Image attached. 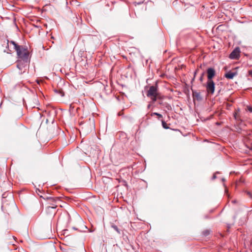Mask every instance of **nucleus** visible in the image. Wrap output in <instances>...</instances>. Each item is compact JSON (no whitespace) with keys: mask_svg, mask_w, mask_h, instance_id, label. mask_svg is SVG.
Here are the masks:
<instances>
[{"mask_svg":"<svg viewBox=\"0 0 252 252\" xmlns=\"http://www.w3.org/2000/svg\"><path fill=\"white\" fill-rule=\"evenodd\" d=\"M7 46L8 49L7 51V53H10L12 51L11 49H9L10 47L11 49L15 50L17 52L18 56L23 59V60H27L29 56V52L28 49L23 46L17 45L14 41H7Z\"/></svg>","mask_w":252,"mask_h":252,"instance_id":"f257e3e1","label":"nucleus"},{"mask_svg":"<svg viewBox=\"0 0 252 252\" xmlns=\"http://www.w3.org/2000/svg\"><path fill=\"white\" fill-rule=\"evenodd\" d=\"M158 95H159V94L158 92L157 85L151 86L149 87V89L148 90L147 93V96L148 97Z\"/></svg>","mask_w":252,"mask_h":252,"instance_id":"f03ea898","label":"nucleus"},{"mask_svg":"<svg viewBox=\"0 0 252 252\" xmlns=\"http://www.w3.org/2000/svg\"><path fill=\"white\" fill-rule=\"evenodd\" d=\"M215 83L213 80H208L206 84V91L209 94H213L215 92Z\"/></svg>","mask_w":252,"mask_h":252,"instance_id":"7ed1b4c3","label":"nucleus"},{"mask_svg":"<svg viewBox=\"0 0 252 252\" xmlns=\"http://www.w3.org/2000/svg\"><path fill=\"white\" fill-rule=\"evenodd\" d=\"M240 49L239 48H235L229 55L231 59H237L240 57Z\"/></svg>","mask_w":252,"mask_h":252,"instance_id":"20e7f679","label":"nucleus"},{"mask_svg":"<svg viewBox=\"0 0 252 252\" xmlns=\"http://www.w3.org/2000/svg\"><path fill=\"white\" fill-rule=\"evenodd\" d=\"M208 80H213V78L215 76V70L213 68H209L207 70Z\"/></svg>","mask_w":252,"mask_h":252,"instance_id":"39448f33","label":"nucleus"},{"mask_svg":"<svg viewBox=\"0 0 252 252\" xmlns=\"http://www.w3.org/2000/svg\"><path fill=\"white\" fill-rule=\"evenodd\" d=\"M25 60H23V61H18L17 62V67L21 70V73H22L23 72H24L25 71V67L26 65V63L24 62Z\"/></svg>","mask_w":252,"mask_h":252,"instance_id":"423d86ee","label":"nucleus"},{"mask_svg":"<svg viewBox=\"0 0 252 252\" xmlns=\"http://www.w3.org/2000/svg\"><path fill=\"white\" fill-rule=\"evenodd\" d=\"M236 75V73L232 71H229L226 73L224 75V77L227 79H231Z\"/></svg>","mask_w":252,"mask_h":252,"instance_id":"0eeeda50","label":"nucleus"},{"mask_svg":"<svg viewBox=\"0 0 252 252\" xmlns=\"http://www.w3.org/2000/svg\"><path fill=\"white\" fill-rule=\"evenodd\" d=\"M149 97H150L151 99L152 102L153 103L155 102V101H156V100L158 98H161L160 95L151 96H149Z\"/></svg>","mask_w":252,"mask_h":252,"instance_id":"6e6552de","label":"nucleus"},{"mask_svg":"<svg viewBox=\"0 0 252 252\" xmlns=\"http://www.w3.org/2000/svg\"><path fill=\"white\" fill-rule=\"evenodd\" d=\"M155 115H156L157 116H158V120H160L161 118H162V115L158 113H157V112H153L151 114V116L152 117L155 116Z\"/></svg>","mask_w":252,"mask_h":252,"instance_id":"1a4fd4ad","label":"nucleus"},{"mask_svg":"<svg viewBox=\"0 0 252 252\" xmlns=\"http://www.w3.org/2000/svg\"><path fill=\"white\" fill-rule=\"evenodd\" d=\"M161 123H162V127L165 129H168L169 128V127L168 126V125L166 124V123L163 121V120H161Z\"/></svg>","mask_w":252,"mask_h":252,"instance_id":"9d476101","label":"nucleus"},{"mask_svg":"<svg viewBox=\"0 0 252 252\" xmlns=\"http://www.w3.org/2000/svg\"><path fill=\"white\" fill-rule=\"evenodd\" d=\"M56 207H57V206L55 205H53L52 206H48L46 208V211L47 212H50L51 211V210H52L53 209H55L56 208Z\"/></svg>","mask_w":252,"mask_h":252,"instance_id":"9b49d317","label":"nucleus"},{"mask_svg":"<svg viewBox=\"0 0 252 252\" xmlns=\"http://www.w3.org/2000/svg\"><path fill=\"white\" fill-rule=\"evenodd\" d=\"M112 227L118 233H120V231L116 225H112Z\"/></svg>","mask_w":252,"mask_h":252,"instance_id":"f8f14e48","label":"nucleus"},{"mask_svg":"<svg viewBox=\"0 0 252 252\" xmlns=\"http://www.w3.org/2000/svg\"><path fill=\"white\" fill-rule=\"evenodd\" d=\"M203 233L204 236H207L209 234V231L207 230L203 231Z\"/></svg>","mask_w":252,"mask_h":252,"instance_id":"ddd939ff","label":"nucleus"},{"mask_svg":"<svg viewBox=\"0 0 252 252\" xmlns=\"http://www.w3.org/2000/svg\"><path fill=\"white\" fill-rule=\"evenodd\" d=\"M165 104H166V107L167 108V109L168 110H170L171 109V107L169 104H168V103H165Z\"/></svg>","mask_w":252,"mask_h":252,"instance_id":"4468645a","label":"nucleus"},{"mask_svg":"<svg viewBox=\"0 0 252 252\" xmlns=\"http://www.w3.org/2000/svg\"><path fill=\"white\" fill-rule=\"evenodd\" d=\"M203 75H204V73H203L201 75V76H200V78H199V80L201 82H202L203 81Z\"/></svg>","mask_w":252,"mask_h":252,"instance_id":"2eb2a0df","label":"nucleus"},{"mask_svg":"<svg viewBox=\"0 0 252 252\" xmlns=\"http://www.w3.org/2000/svg\"><path fill=\"white\" fill-rule=\"evenodd\" d=\"M123 110H122V111H121L119 112L118 113V115L119 116L123 115Z\"/></svg>","mask_w":252,"mask_h":252,"instance_id":"dca6fc26","label":"nucleus"},{"mask_svg":"<svg viewBox=\"0 0 252 252\" xmlns=\"http://www.w3.org/2000/svg\"><path fill=\"white\" fill-rule=\"evenodd\" d=\"M249 75H250L252 77V70H250L249 71Z\"/></svg>","mask_w":252,"mask_h":252,"instance_id":"f3484780","label":"nucleus"},{"mask_svg":"<svg viewBox=\"0 0 252 252\" xmlns=\"http://www.w3.org/2000/svg\"><path fill=\"white\" fill-rule=\"evenodd\" d=\"M247 194L249 195V196H250V197L252 198V194L251 193V192H247Z\"/></svg>","mask_w":252,"mask_h":252,"instance_id":"a211bd4d","label":"nucleus"},{"mask_svg":"<svg viewBox=\"0 0 252 252\" xmlns=\"http://www.w3.org/2000/svg\"><path fill=\"white\" fill-rule=\"evenodd\" d=\"M151 104L150 103L147 106V108H148V109H150L151 108Z\"/></svg>","mask_w":252,"mask_h":252,"instance_id":"6ab92c4d","label":"nucleus"},{"mask_svg":"<svg viewBox=\"0 0 252 252\" xmlns=\"http://www.w3.org/2000/svg\"><path fill=\"white\" fill-rule=\"evenodd\" d=\"M248 110H249V111H250V112H252V108H251V107H249V108H248Z\"/></svg>","mask_w":252,"mask_h":252,"instance_id":"aec40b11","label":"nucleus"},{"mask_svg":"<svg viewBox=\"0 0 252 252\" xmlns=\"http://www.w3.org/2000/svg\"><path fill=\"white\" fill-rule=\"evenodd\" d=\"M198 70H196L195 72H194V77H195V76H196V73H197V71Z\"/></svg>","mask_w":252,"mask_h":252,"instance_id":"412c9836","label":"nucleus"},{"mask_svg":"<svg viewBox=\"0 0 252 252\" xmlns=\"http://www.w3.org/2000/svg\"><path fill=\"white\" fill-rule=\"evenodd\" d=\"M216 178V176L215 174H214V175H213V179H215Z\"/></svg>","mask_w":252,"mask_h":252,"instance_id":"4be33fe9","label":"nucleus"}]
</instances>
